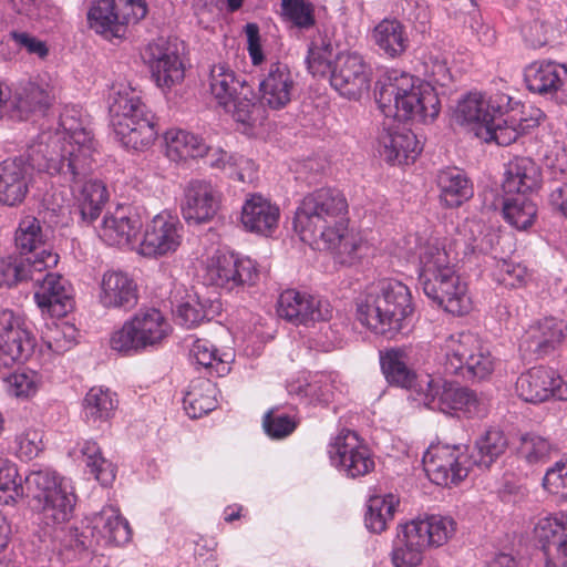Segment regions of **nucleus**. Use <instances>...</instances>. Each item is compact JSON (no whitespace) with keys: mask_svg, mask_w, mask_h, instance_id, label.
Listing matches in <instances>:
<instances>
[{"mask_svg":"<svg viewBox=\"0 0 567 567\" xmlns=\"http://www.w3.org/2000/svg\"><path fill=\"white\" fill-rule=\"evenodd\" d=\"M371 69L358 53H337L332 72L329 76L331 86L340 95L359 99L370 87Z\"/></svg>","mask_w":567,"mask_h":567,"instance_id":"dca6fc26","label":"nucleus"},{"mask_svg":"<svg viewBox=\"0 0 567 567\" xmlns=\"http://www.w3.org/2000/svg\"><path fill=\"white\" fill-rule=\"evenodd\" d=\"M210 92L236 122L254 126L261 121V106L254 87L228 65L218 63L212 68Z\"/></svg>","mask_w":567,"mask_h":567,"instance_id":"6e6552de","label":"nucleus"},{"mask_svg":"<svg viewBox=\"0 0 567 567\" xmlns=\"http://www.w3.org/2000/svg\"><path fill=\"white\" fill-rule=\"evenodd\" d=\"M142 226V219L136 212L127 206H118L104 216L100 237L110 246L130 245L136 239Z\"/></svg>","mask_w":567,"mask_h":567,"instance_id":"cd10ccee","label":"nucleus"},{"mask_svg":"<svg viewBox=\"0 0 567 567\" xmlns=\"http://www.w3.org/2000/svg\"><path fill=\"white\" fill-rule=\"evenodd\" d=\"M23 498L29 506L43 513L44 518L53 524L70 519L76 497L62 487V482L54 472L40 470L31 472L23 483Z\"/></svg>","mask_w":567,"mask_h":567,"instance_id":"9d476101","label":"nucleus"},{"mask_svg":"<svg viewBox=\"0 0 567 567\" xmlns=\"http://www.w3.org/2000/svg\"><path fill=\"white\" fill-rule=\"evenodd\" d=\"M328 453L332 464L348 477H360L374 468L369 449L362 444L354 431L342 430L329 444Z\"/></svg>","mask_w":567,"mask_h":567,"instance_id":"2eb2a0df","label":"nucleus"},{"mask_svg":"<svg viewBox=\"0 0 567 567\" xmlns=\"http://www.w3.org/2000/svg\"><path fill=\"white\" fill-rule=\"evenodd\" d=\"M525 82L530 92L551 94L567 85V69L554 62H534L525 70Z\"/></svg>","mask_w":567,"mask_h":567,"instance_id":"c9c22d12","label":"nucleus"},{"mask_svg":"<svg viewBox=\"0 0 567 567\" xmlns=\"http://www.w3.org/2000/svg\"><path fill=\"white\" fill-rule=\"evenodd\" d=\"M549 25L546 22L535 20L523 30L525 40L533 48H540L548 42Z\"/></svg>","mask_w":567,"mask_h":567,"instance_id":"e2e57ef3","label":"nucleus"},{"mask_svg":"<svg viewBox=\"0 0 567 567\" xmlns=\"http://www.w3.org/2000/svg\"><path fill=\"white\" fill-rule=\"evenodd\" d=\"M279 317L295 323L307 324L316 321H327L331 317L329 305L312 296L296 290L284 291L278 299Z\"/></svg>","mask_w":567,"mask_h":567,"instance_id":"4be33fe9","label":"nucleus"},{"mask_svg":"<svg viewBox=\"0 0 567 567\" xmlns=\"http://www.w3.org/2000/svg\"><path fill=\"white\" fill-rule=\"evenodd\" d=\"M413 312L411 293L402 282L383 279L369 286L357 303V318L377 334L394 338Z\"/></svg>","mask_w":567,"mask_h":567,"instance_id":"7ed1b4c3","label":"nucleus"},{"mask_svg":"<svg viewBox=\"0 0 567 567\" xmlns=\"http://www.w3.org/2000/svg\"><path fill=\"white\" fill-rule=\"evenodd\" d=\"M91 144L90 134L83 128L72 131L69 137L59 134H42L28 145L25 152L16 158H21L31 171L47 172L55 175L61 183L74 182L89 171L82 153Z\"/></svg>","mask_w":567,"mask_h":567,"instance_id":"f03ea898","label":"nucleus"},{"mask_svg":"<svg viewBox=\"0 0 567 567\" xmlns=\"http://www.w3.org/2000/svg\"><path fill=\"white\" fill-rule=\"evenodd\" d=\"M398 503V499L392 494L384 497H370L364 515L367 528L373 533L383 532L386 527V522L393 518Z\"/></svg>","mask_w":567,"mask_h":567,"instance_id":"49530a36","label":"nucleus"},{"mask_svg":"<svg viewBox=\"0 0 567 567\" xmlns=\"http://www.w3.org/2000/svg\"><path fill=\"white\" fill-rule=\"evenodd\" d=\"M456 523L450 517L429 516L413 519L398 534L402 546L395 548L392 560L395 567H416L427 547H439L455 533Z\"/></svg>","mask_w":567,"mask_h":567,"instance_id":"1a4fd4ad","label":"nucleus"},{"mask_svg":"<svg viewBox=\"0 0 567 567\" xmlns=\"http://www.w3.org/2000/svg\"><path fill=\"white\" fill-rule=\"evenodd\" d=\"M150 68L157 86L171 89L184 79V68L176 52L161 44L150 45Z\"/></svg>","mask_w":567,"mask_h":567,"instance_id":"f704fd0d","label":"nucleus"},{"mask_svg":"<svg viewBox=\"0 0 567 567\" xmlns=\"http://www.w3.org/2000/svg\"><path fill=\"white\" fill-rule=\"evenodd\" d=\"M348 202L334 188H320L303 197L295 213L293 228L303 243L333 252L336 262L355 265L368 251L362 238L348 228Z\"/></svg>","mask_w":567,"mask_h":567,"instance_id":"f257e3e1","label":"nucleus"},{"mask_svg":"<svg viewBox=\"0 0 567 567\" xmlns=\"http://www.w3.org/2000/svg\"><path fill=\"white\" fill-rule=\"evenodd\" d=\"M92 145L84 150L81 157L85 158L89 171L83 177L74 182L61 181V185L69 187L78 200V207L81 220L84 224H93L101 215L106 202L109 193L106 186L99 179H92L93 159Z\"/></svg>","mask_w":567,"mask_h":567,"instance_id":"f3484780","label":"nucleus"},{"mask_svg":"<svg viewBox=\"0 0 567 567\" xmlns=\"http://www.w3.org/2000/svg\"><path fill=\"white\" fill-rule=\"evenodd\" d=\"M115 400L109 389L91 388L83 402L86 417L106 420L115 409Z\"/></svg>","mask_w":567,"mask_h":567,"instance_id":"8fccbe9b","label":"nucleus"},{"mask_svg":"<svg viewBox=\"0 0 567 567\" xmlns=\"http://www.w3.org/2000/svg\"><path fill=\"white\" fill-rule=\"evenodd\" d=\"M258 279V270L255 261L250 258L240 259L237 257L236 274L234 278V287L244 285H255Z\"/></svg>","mask_w":567,"mask_h":567,"instance_id":"680f3d73","label":"nucleus"},{"mask_svg":"<svg viewBox=\"0 0 567 567\" xmlns=\"http://www.w3.org/2000/svg\"><path fill=\"white\" fill-rule=\"evenodd\" d=\"M554 451L555 447L543 436L534 433L520 436L518 453L530 464L545 462Z\"/></svg>","mask_w":567,"mask_h":567,"instance_id":"864d4df0","label":"nucleus"},{"mask_svg":"<svg viewBox=\"0 0 567 567\" xmlns=\"http://www.w3.org/2000/svg\"><path fill=\"white\" fill-rule=\"evenodd\" d=\"M375 44L390 58L402 55L409 48L405 27L398 20L384 19L373 29Z\"/></svg>","mask_w":567,"mask_h":567,"instance_id":"58836bf2","label":"nucleus"},{"mask_svg":"<svg viewBox=\"0 0 567 567\" xmlns=\"http://www.w3.org/2000/svg\"><path fill=\"white\" fill-rule=\"evenodd\" d=\"M31 174L21 158H9L0 163V204L17 206L28 192Z\"/></svg>","mask_w":567,"mask_h":567,"instance_id":"7c9ffc66","label":"nucleus"},{"mask_svg":"<svg viewBox=\"0 0 567 567\" xmlns=\"http://www.w3.org/2000/svg\"><path fill=\"white\" fill-rule=\"evenodd\" d=\"M216 351L217 350L209 341L198 339L190 349V355L195 362L207 370L210 375L216 373V375L221 377L229 368L221 359L217 358Z\"/></svg>","mask_w":567,"mask_h":567,"instance_id":"603ef678","label":"nucleus"},{"mask_svg":"<svg viewBox=\"0 0 567 567\" xmlns=\"http://www.w3.org/2000/svg\"><path fill=\"white\" fill-rule=\"evenodd\" d=\"M293 91L295 80L288 65L280 62L271 63L259 83L260 96L257 97V102L261 106V120L265 106L271 110L286 107L292 99Z\"/></svg>","mask_w":567,"mask_h":567,"instance_id":"b1692460","label":"nucleus"},{"mask_svg":"<svg viewBox=\"0 0 567 567\" xmlns=\"http://www.w3.org/2000/svg\"><path fill=\"white\" fill-rule=\"evenodd\" d=\"M87 467L103 486L111 485L115 480L116 468L113 463L103 457V455L97 457L96 461H91Z\"/></svg>","mask_w":567,"mask_h":567,"instance_id":"0e129e2a","label":"nucleus"},{"mask_svg":"<svg viewBox=\"0 0 567 567\" xmlns=\"http://www.w3.org/2000/svg\"><path fill=\"white\" fill-rule=\"evenodd\" d=\"M494 369L488 352H484L478 339L472 333H461L452 340L445 354V373L461 375L466 380L485 379Z\"/></svg>","mask_w":567,"mask_h":567,"instance_id":"ddd939ff","label":"nucleus"},{"mask_svg":"<svg viewBox=\"0 0 567 567\" xmlns=\"http://www.w3.org/2000/svg\"><path fill=\"white\" fill-rule=\"evenodd\" d=\"M539 185L540 168L532 158L517 157L509 163L503 182L505 194L533 195Z\"/></svg>","mask_w":567,"mask_h":567,"instance_id":"e433bc0d","label":"nucleus"},{"mask_svg":"<svg viewBox=\"0 0 567 567\" xmlns=\"http://www.w3.org/2000/svg\"><path fill=\"white\" fill-rule=\"evenodd\" d=\"M423 467L431 482L441 486L457 484L467 476L460 463V446L431 445L423 455Z\"/></svg>","mask_w":567,"mask_h":567,"instance_id":"aec40b11","label":"nucleus"},{"mask_svg":"<svg viewBox=\"0 0 567 567\" xmlns=\"http://www.w3.org/2000/svg\"><path fill=\"white\" fill-rule=\"evenodd\" d=\"M14 241L19 255H10L0 260V287H16L33 279V270L42 272L58 264V255L45 248L34 254L44 244L41 226L35 218L22 220Z\"/></svg>","mask_w":567,"mask_h":567,"instance_id":"0eeeda50","label":"nucleus"},{"mask_svg":"<svg viewBox=\"0 0 567 567\" xmlns=\"http://www.w3.org/2000/svg\"><path fill=\"white\" fill-rule=\"evenodd\" d=\"M93 528L96 529L103 538L115 545H124L128 543L132 537V530L127 520L112 506L104 507L94 516Z\"/></svg>","mask_w":567,"mask_h":567,"instance_id":"a19ab883","label":"nucleus"},{"mask_svg":"<svg viewBox=\"0 0 567 567\" xmlns=\"http://www.w3.org/2000/svg\"><path fill=\"white\" fill-rule=\"evenodd\" d=\"M551 208L567 218V183H555L548 195Z\"/></svg>","mask_w":567,"mask_h":567,"instance_id":"774afa93","label":"nucleus"},{"mask_svg":"<svg viewBox=\"0 0 567 567\" xmlns=\"http://www.w3.org/2000/svg\"><path fill=\"white\" fill-rule=\"evenodd\" d=\"M441 199L447 207H458L473 196L468 178L460 171H443L437 176Z\"/></svg>","mask_w":567,"mask_h":567,"instance_id":"79ce46f5","label":"nucleus"},{"mask_svg":"<svg viewBox=\"0 0 567 567\" xmlns=\"http://www.w3.org/2000/svg\"><path fill=\"white\" fill-rule=\"evenodd\" d=\"M220 303L218 301L207 300L203 302L199 298H193L181 302L174 311L178 324L186 328H193L204 320H212L219 312Z\"/></svg>","mask_w":567,"mask_h":567,"instance_id":"a18cd8bd","label":"nucleus"},{"mask_svg":"<svg viewBox=\"0 0 567 567\" xmlns=\"http://www.w3.org/2000/svg\"><path fill=\"white\" fill-rule=\"evenodd\" d=\"M511 101V96L504 93H497L488 99L481 93H468L458 102L454 111V121L467 126L477 136L480 126H488L496 121L497 115H505L508 112Z\"/></svg>","mask_w":567,"mask_h":567,"instance_id":"4468645a","label":"nucleus"},{"mask_svg":"<svg viewBox=\"0 0 567 567\" xmlns=\"http://www.w3.org/2000/svg\"><path fill=\"white\" fill-rule=\"evenodd\" d=\"M543 486L554 494L567 489V463L557 462L554 467L548 468L543 480Z\"/></svg>","mask_w":567,"mask_h":567,"instance_id":"bf43d9fd","label":"nucleus"},{"mask_svg":"<svg viewBox=\"0 0 567 567\" xmlns=\"http://www.w3.org/2000/svg\"><path fill=\"white\" fill-rule=\"evenodd\" d=\"M10 37L20 48H24L30 54H37L39 58L48 55V47L45 42L38 40L35 37L27 33L12 31Z\"/></svg>","mask_w":567,"mask_h":567,"instance_id":"052dcab7","label":"nucleus"},{"mask_svg":"<svg viewBox=\"0 0 567 567\" xmlns=\"http://www.w3.org/2000/svg\"><path fill=\"white\" fill-rule=\"evenodd\" d=\"M535 534L546 556L544 567H567V517L540 519Z\"/></svg>","mask_w":567,"mask_h":567,"instance_id":"bb28decb","label":"nucleus"},{"mask_svg":"<svg viewBox=\"0 0 567 567\" xmlns=\"http://www.w3.org/2000/svg\"><path fill=\"white\" fill-rule=\"evenodd\" d=\"M109 111L114 134L125 146L144 150L157 136L155 116L130 87H112Z\"/></svg>","mask_w":567,"mask_h":567,"instance_id":"423d86ee","label":"nucleus"},{"mask_svg":"<svg viewBox=\"0 0 567 567\" xmlns=\"http://www.w3.org/2000/svg\"><path fill=\"white\" fill-rule=\"evenodd\" d=\"M219 208V194L205 181H192L184 192L182 214L188 225H200L214 218Z\"/></svg>","mask_w":567,"mask_h":567,"instance_id":"5701e85b","label":"nucleus"},{"mask_svg":"<svg viewBox=\"0 0 567 567\" xmlns=\"http://www.w3.org/2000/svg\"><path fill=\"white\" fill-rule=\"evenodd\" d=\"M501 281L508 286H516L524 281L526 276V270L520 265H513L503 260L498 265Z\"/></svg>","mask_w":567,"mask_h":567,"instance_id":"69168bd1","label":"nucleus"},{"mask_svg":"<svg viewBox=\"0 0 567 567\" xmlns=\"http://www.w3.org/2000/svg\"><path fill=\"white\" fill-rule=\"evenodd\" d=\"M54 95L48 85L28 81L17 89L11 109L18 112L20 120L32 113L44 114L52 105Z\"/></svg>","mask_w":567,"mask_h":567,"instance_id":"4c0bfd02","label":"nucleus"},{"mask_svg":"<svg viewBox=\"0 0 567 567\" xmlns=\"http://www.w3.org/2000/svg\"><path fill=\"white\" fill-rule=\"evenodd\" d=\"M171 327L157 309L137 312L115 331L110 344L118 352L138 351L159 343L169 333Z\"/></svg>","mask_w":567,"mask_h":567,"instance_id":"9b49d317","label":"nucleus"},{"mask_svg":"<svg viewBox=\"0 0 567 567\" xmlns=\"http://www.w3.org/2000/svg\"><path fill=\"white\" fill-rule=\"evenodd\" d=\"M567 334V324L557 318L546 317L532 324L525 332L519 349L524 355L542 359L554 352Z\"/></svg>","mask_w":567,"mask_h":567,"instance_id":"412c9836","label":"nucleus"},{"mask_svg":"<svg viewBox=\"0 0 567 567\" xmlns=\"http://www.w3.org/2000/svg\"><path fill=\"white\" fill-rule=\"evenodd\" d=\"M543 115L539 109L533 110L528 116H520L519 118L512 116L509 120H504V115H497L496 121L488 126H480L477 137L487 143L494 141L501 146H508L514 143L518 136L538 126Z\"/></svg>","mask_w":567,"mask_h":567,"instance_id":"c756f323","label":"nucleus"},{"mask_svg":"<svg viewBox=\"0 0 567 567\" xmlns=\"http://www.w3.org/2000/svg\"><path fill=\"white\" fill-rule=\"evenodd\" d=\"M144 0H96L87 12L89 27L96 33L120 38L124 25L146 17Z\"/></svg>","mask_w":567,"mask_h":567,"instance_id":"f8f14e48","label":"nucleus"},{"mask_svg":"<svg viewBox=\"0 0 567 567\" xmlns=\"http://www.w3.org/2000/svg\"><path fill=\"white\" fill-rule=\"evenodd\" d=\"M35 339L16 323L9 309H0V368H11L27 360L34 350Z\"/></svg>","mask_w":567,"mask_h":567,"instance_id":"a211bd4d","label":"nucleus"},{"mask_svg":"<svg viewBox=\"0 0 567 567\" xmlns=\"http://www.w3.org/2000/svg\"><path fill=\"white\" fill-rule=\"evenodd\" d=\"M99 299L104 308L128 311L137 305V286L126 272L107 271L101 281Z\"/></svg>","mask_w":567,"mask_h":567,"instance_id":"c85d7f7f","label":"nucleus"},{"mask_svg":"<svg viewBox=\"0 0 567 567\" xmlns=\"http://www.w3.org/2000/svg\"><path fill=\"white\" fill-rule=\"evenodd\" d=\"M555 371L546 367H534L522 373L515 384L517 395L529 403H542L553 395Z\"/></svg>","mask_w":567,"mask_h":567,"instance_id":"72a5a7b5","label":"nucleus"},{"mask_svg":"<svg viewBox=\"0 0 567 567\" xmlns=\"http://www.w3.org/2000/svg\"><path fill=\"white\" fill-rule=\"evenodd\" d=\"M237 257L233 254H219L212 259L207 276L213 285L234 288Z\"/></svg>","mask_w":567,"mask_h":567,"instance_id":"3c124183","label":"nucleus"},{"mask_svg":"<svg viewBox=\"0 0 567 567\" xmlns=\"http://www.w3.org/2000/svg\"><path fill=\"white\" fill-rule=\"evenodd\" d=\"M279 208L261 195L252 194L241 208V223L244 227L259 235L268 236L277 227Z\"/></svg>","mask_w":567,"mask_h":567,"instance_id":"473e14b6","label":"nucleus"},{"mask_svg":"<svg viewBox=\"0 0 567 567\" xmlns=\"http://www.w3.org/2000/svg\"><path fill=\"white\" fill-rule=\"evenodd\" d=\"M262 426L270 437L284 439L295 431L297 422L288 414H277L275 410H269L264 415Z\"/></svg>","mask_w":567,"mask_h":567,"instance_id":"6e6d98bb","label":"nucleus"},{"mask_svg":"<svg viewBox=\"0 0 567 567\" xmlns=\"http://www.w3.org/2000/svg\"><path fill=\"white\" fill-rule=\"evenodd\" d=\"M11 386L17 396H29L35 393L38 384L33 374L14 373L10 378Z\"/></svg>","mask_w":567,"mask_h":567,"instance_id":"338daca9","label":"nucleus"},{"mask_svg":"<svg viewBox=\"0 0 567 567\" xmlns=\"http://www.w3.org/2000/svg\"><path fill=\"white\" fill-rule=\"evenodd\" d=\"M381 368L390 384L401 388H412L415 374L408 368L405 352L401 349H390L381 354Z\"/></svg>","mask_w":567,"mask_h":567,"instance_id":"c03bdc74","label":"nucleus"},{"mask_svg":"<svg viewBox=\"0 0 567 567\" xmlns=\"http://www.w3.org/2000/svg\"><path fill=\"white\" fill-rule=\"evenodd\" d=\"M420 285L424 293L446 312L462 316L470 310L466 285L450 266L444 249L431 246L420 257Z\"/></svg>","mask_w":567,"mask_h":567,"instance_id":"39448f33","label":"nucleus"},{"mask_svg":"<svg viewBox=\"0 0 567 567\" xmlns=\"http://www.w3.org/2000/svg\"><path fill=\"white\" fill-rule=\"evenodd\" d=\"M281 12L299 29H309L316 23L315 8L307 0H281Z\"/></svg>","mask_w":567,"mask_h":567,"instance_id":"5fc2aeb1","label":"nucleus"},{"mask_svg":"<svg viewBox=\"0 0 567 567\" xmlns=\"http://www.w3.org/2000/svg\"><path fill=\"white\" fill-rule=\"evenodd\" d=\"M18 468L8 460H0V492L9 493V497L16 502L23 498V483L18 482Z\"/></svg>","mask_w":567,"mask_h":567,"instance_id":"4d7b16f0","label":"nucleus"},{"mask_svg":"<svg viewBox=\"0 0 567 567\" xmlns=\"http://www.w3.org/2000/svg\"><path fill=\"white\" fill-rule=\"evenodd\" d=\"M184 410L192 419H197L215 410L216 388L209 380H200L190 386L183 400Z\"/></svg>","mask_w":567,"mask_h":567,"instance_id":"37998d69","label":"nucleus"},{"mask_svg":"<svg viewBox=\"0 0 567 567\" xmlns=\"http://www.w3.org/2000/svg\"><path fill=\"white\" fill-rule=\"evenodd\" d=\"M336 55L330 41L322 39L320 43L313 42L308 51V70L315 76H330Z\"/></svg>","mask_w":567,"mask_h":567,"instance_id":"09e8293b","label":"nucleus"},{"mask_svg":"<svg viewBox=\"0 0 567 567\" xmlns=\"http://www.w3.org/2000/svg\"><path fill=\"white\" fill-rule=\"evenodd\" d=\"M181 241L178 221L171 216L161 214L147 224L140 251L146 257L164 256L174 252Z\"/></svg>","mask_w":567,"mask_h":567,"instance_id":"393cba45","label":"nucleus"},{"mask_svg":"<svg viewBox=\"0 0 567 567\" xmlns=\"http://www.w3.org/2000/svg\"><path fill=\"white\" fill-rule=\"evenodd\" d=\"M408 73L389 75L375 84V100L386 117L399 121H433L440 113V100L430 83L415 84Z\"/></svg>","mask_w":567,"mask_h":567,"instance_id":"20e7f679","label":"nucleus"},{"mask_svg":"<svg viewBox=\"0 0 567 567\" xmlns=\"http://www.w3.org/2000/svg\"><path fill=\"white\" fill-rule=\"evenodd\" d=\"M193 142V134L183 130H169L165 132L166 155L169 159L178 162L187 159L185 143Z\"/></svg>","mask_w":567,"mask_h":567,"instance_id":"13d9d810","label":"nucleus"},{"mask_svg":"<svg viewBox=\"0 0 567 567\" xmlns=\"http://www.w3.org/2000/svg\"><path fill=\"white\" fill-rule=\"evenodd\" d=\"M425 401L427 405L449 412L450 410L470 409L476 404L477 400L474 391L457 383L445 381L439 384L434 380H430L425 391Z\"/></svg>","mask_w":567,"mask_h":567,"instance_id":"2f4dec72","label":"nucleus"},{"mask_svg":"<svg viewBox=\"0 0 567 567\" xmlns=\"http://www.w3.org/2000/svg\"><path fill=\"white\" fill-rule=\"evenodd\" d=\"M507 445V439L502 431L495 429L486 431L485 435L476 442L477 454L473 455L474 463L489 467L506 451Z\"/></svg>","mask_w":567,"mask_h":567,"instance_id":"de8ad7c7","label":"nucleus"},{"mask_svg":"<svg viewBox=\"0 0 567 567\" xmlns=\"http://www.w3.org/2000/svg\"><path fill=\"white\" fill-rule=\"evenodd\" d=\"M377 151L389 164L409 165L422 147L411 130L384 123L377 137Z\"/></svg>","mask_w":567,"mask_h":567,"instance_id":"6ab92c4d","label":"nucleus"},{"mask_svg":"<svg viewBox=\"0 0 567 567\" xmlns=\"http://www.w3.org/2000/svg\"><path fill=\"white\" fill-rule=\"evenodd\" d=\"M39 271L33 270V279L39 285L34 299L42 311L52 317H64L73 309V299L69 282L58 274H47L43 278L35 277Z\"/></svg>","mask_w":567,"mask_h":567,"instance_id":"a878e982","label":"nucleus"},{"mask_svg":"<svg viewBox=\"0 0 567 567\" xmlns=\"http://www.w3.org/2000/svg\"><path fill=\"white\" fill-rule=\"evenodd\" d=\"M503 216L513 227L519 230L529 228L537 216V205L533 195L506 194L503 200Z\"/></svg>","mask_w":567,"mask_h":567,"instance_id":"ea45409f","label":"nucleus"}]
</instances>
